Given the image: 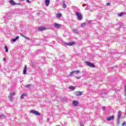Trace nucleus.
<instances>
[{"mask_svg": "<svg viewBox=\"0 0 126 126\" xmlns=\"http://www.w3.org/2000/svg\"><path fill=\"white\" fill-rule=\"evenodd\" d=\"M124 90L125 91V96H126V86L124 87Z\"/></svg>", "mask_w": 126, "mask_h": 126, "instance_id": "obj_22", "label": "nucleus"}, {"mask_svg": "<svg viewBox=\"0 0 126 126\" xmlns=\"http://www.w3.org/2000/svg\"><path fill=\"white\" fill-rule=\"evenodd\" d=\"M28 87H30V85H28Z\"/></svg>", "mask_w": 126, "mask_h": 126, "instance_id": "obj_39", "label": "nucleus"}, {"mask_svg": "<svg viewBox=\"0 0 126 126\" xmlns=\"http://www.w3.org/2000/svg\"><path fill=\"white\" fill-rule=\"evenodd\" d=\"M25 38H26V39H27V40H30V38H29V37H25Z\"/></svg>", "mask_w": 126, "mask_h": 126, "instance_id": "obj_26", "label": "nucleus"}, {"mask_svg": "<svg viewBox=\"0 0 126 126\" xmlns=\"http://www.w3.org/2000/svg\"><path fill=\"white\" fill-rule=\"evenodd\" d=\"M86 63L87 65H88V66H90L91 67H95V65L92 63L87 62H86Z\"/></svg>", "mask_w": 126, "mask_h": 126, "instance_id": "obj_3", "label": "nucleus"}, {"mask_svg": "<svg viewBox=\"0 0 126 126\" xmlns=\"http://www.w3.org/2000/svg\"><path fill=\"white\" fill-rule=\"evenodd\" d=\"M9 2L12 5H16L17 4L13 0H10Z\"/></svg>", "mask_w": 126, "mask_h": 126, "instance_id": "obj_4", "label": "nucleus"}, {"mask_svg": "<svg viewBox=\"0 0 126 126\" xmlns=\"http://www.w3.org/2000/svg\"><path fill=\"white\" fill-rule=\"evenodd\" d=\"M27 2H30V0H27Z\"/></svg>", "mask_w": 126, "mask_h": 126, "instance_id": "obj_35", "label": "nucleus"}, {"mask_svg": "<svg viewBox=\"0 0 126 126\" xmlns=\"http://www.w3.org/2000/svg\"><path fill=\"white\" fill-rule=\"evenodd\" d=\"M1 118H3V115H0V119H1Z\"/></svg>", "mask_w": 126, "mask_h": 126, "instance_id": "obj_30", "label": "nucleus"}, {"mask_svg": "<svg viewBox=\"0 0 126 126\" xmlns=\"http://www.w3.org/2000/svg\"><path fill=\"white\" fill-rule=\"evenodd\" d=\"M3 61H6L5 58H3Z\"/></svg>", "mask_w": 126, "mask_h": 126, "instance_id": "obj_37", "label": "nucleus"}, {"mask_svg": "<svg viewBox=\"0 0 126 126\" xmlns=\"http://www.w3.org/2000/svg\"><path fill=\"white\" fill-rule=\"evenodd\" d=\"M85 25V23H82V25H81V27H84V26Z\"/></svg>", "mask_w": 126, "mask_h": 126, "instance_id": "obj_24", "label": "nucleus"}, {"mask_svg": "<svg viewBox=\"0 0 126 126\" xmlns=\"http://www.w3.org/2000/svg\"><path fill=\"white\" fill-rule=\"evenodd\" d=\"M76 15L78 17L79 20H81L82 19V15L79 12H76Z\"/></svg>", "mask_w": 126, "mask_h": 126, "instance_id": "obj_1", "label": "nucleus"}, {"mask_svg": "<svg viewBox=\"0 0 126 126\" xmlns=\"http://www.w3.org/2000/svg\"><path fill=\"white\" fill-rule=\"evenodd\" d=\"M122 112H121V111H119L118 113V119L119 120H120V119L121 118V116L122 115Z\"/></svg>", "mask_w": 126, "mask_h": 126, "instance_id": "obj_12", "label": "nucleus"}, {"mask_svg": "<svg viewBox=\"0 0 126 126\" xmlns=\"http://www.w3.org/2000/svg\"><path fill=\"white\" fill-rule=\"evenodd\" d=\"M73 73H74V71L71 72L70 73V75H72V74H73Z\"/></svg>", "mask_w": 126, "mask_h": 126, "instance_id": "obj_25", "label": "nucleus"}, {"mask_svg": "<svg viewBox=\"0 0 126 126\" xmlns=\"http://www.w3.org/2000/svg\"><path fill=\"white\" fill-rule=\"evenodd\" d=\"M46 28L44 27H41L38 28V30L40 31H44V30H46Z\"/></svg>", "mask_w": 126, "mask_h": 126, "instance_id": "obj_9", "label": "nucleus"}, {"mask_svg": "<svg viewBox=\"0 0 126 126\" xmlns=\"http://www.w3.org/2000/svg\"><path fill=\"white\" fill-rule=\"evenodd\" d=\"M24 96H26L25 94H22L21 95V99H23V98H24Z\"/></svg>", "mask_w": 126, "mask_h": 126, "instance_id": "obj_18", "label": "nucleus"}, {"mask_svg": "<svg viewBox=\"0 0 126 126\" xmlns=\"http://www.w3.org/2000/svg\"><path fill=\"white\" fill-rule=\"evenodd\" d=\"M72 105H73V106H74L75 107H76V106H77V105H78V101H73Z\"/></svg>", "mask_w": 126, "mask_h": 126, "instance_id": "obj_7", "label": "nucleus"}, {"mask_svg": "<svg viewBox=\"0 0 126 126\" xmlns=\"http://www.w3.org/2000/svg\"><path fill=\"white\" fill-rule=\"evenodd\" d=\"M30 113H32V114H33V115H35L36 116H40V115H41L40 113L35 110H31Z\"/></svg>", "mask_w": 126, "mask_h": 126, "instance_id": "obj_2", "label": "nucleus"}, {"mask_svg": "<svg viewBox=\"0 0 126 126\" xmlns=\"http://www.w3.org/2000/svg\"><path fill=\"white\" fill-rule=\"evenodd\" d=\"M67 46H73L74 42H68L65 43Z\"/></svg>", "mask_w": 126, "mask_h": 126, "instance_id": "obj_13", "label": "nucleus"}, {"mask_svg": "<svg viewBox=\"0 0 126 126\" xmlns=\"http://www.w3.org/2000/svg\"><path fill=\"white\" fill-rule=\"evenodd\" d=\"M69 89H71V90H74V89H75V87H69Z\"/></svg>", "mask_w": 126, "mask_h": 126, "instance_id": "obj_21", "label": "nucleus"}, {"mask_svg": "<svg viewBox=\"0 0 126 126\" xmlns=\"http://www.w3.org/2000/svg\"><path fill=\"white\" fill-rule=\"evenodd\" d=\"M90 6H88L87 9H88L89 8H90Z\"/></svg>", "mask_w": 126, "mask_h": 126, "instance_id": "obj_36", "label": "nucleus"}, {"mask_svg": "<svg viewBox=\"0 0 126 126\" xmlns=\"http://www.w3.org/2000/svg\"><path fill=\"white\" fill-rule=\"evenodd\" d=\"M56 17H57V18H61L62 17V14L59 13L56 14Z\"/></svg>", "mask_w": 126, "mask_h": 126, "instance_id": "obj_16", "label": "nucleus"}, {"mask_svg": "<svg viewBox=\"0 0 126 126\" xmlns=\"http://www.w3.org/2000/svg\"><path fill=\"white\" fill-rule=\"evenodd\" d=\"M63 8H65L66 7V5H65V4L64 3L63 4Z\"/></svg>", "mask_w": 126, "mask_h": 126, "instance_id": "obj_23", "label": "nucleus"}, {"mask_svg": "<svg viewBox=\"0 0 126 126\" xmlns=\"http://www.w3.org/2000/svg\"><path fill=\"white\" fill-rule=\"evenodd\" d=\"M75 94L76 96H80V95H82V92H76Z\"/></svg>", "mask_w": 126, "mask_h": 126, "instance_id": "obj_5", "label": "nucleus"}, {"mask_svg": "<svg viewBox=\"0 0 126 126\" xmlns=\"http://www.w3.org/2000/svg\"><path fill=\"white\" fill-rule=\"evenodd\" d=\"M126 125V123L125 122H124L122 124V126H124Z\"/></svg>", "mask_w": 126, "mask_h": 126, "instance_id": "obj_29", "label": "nucleus"}, {"mask_svg": "<svg viewBox=\"0 0 126 126\" xmlns=\"http://www.w3.org/2000/svg\"><path fill=\"white\" fill-rule=\"evenodd\" d=\"M21 37H23L24 38H25V36H24V35H23V34H21Z\"/></svg>", "mask_w": 126, "mask_h": 126, "instance_id": "obj_27", "label": "nucleus"}, {"mask_svg": "<svg viewBox=\"0 0 126 126\" xmlns=\"http://www.w3.org/2000/svg\"><path fill=\"white\" fill-rule=\"evenodd\" d=\"M105 109H106V107H105V106H103V107H102V109H103V110H105Z\"/></svg>", "mask_w": 126, "mask_h": 126, "instance_id": "obj_28", "label": "nucleus"}, {"mask_svg": "<svg viewBox=\"0 0 126 126\" xmlns=\"http://www.w3.org/2000/svg\"><path fill=\"white\" fill-rule=\"evenodd\" d=\"M114 116H110L107 118V121H111V120H114Z\"/></svg>", "mask_w": 126, "mask_h": 126, "instance_id": "obj_10", "label": "nucleus"}, {"mask_svg": "<svg viewBox=\"0 0 126 126\" xmlns=\"http://www.w3.org/2000/svg\"><path fill=\"white\" fill-rule=\"evenodd\" d=\"M26 70H27V66L25 65L23 69V74H26Z\"/></svg>", "mask_w": 126, "mask_h": 126, "instance_id": "obj_6", "label": "nucleus"}, {"mask_svg": "<svg viewBox=\"0 0 126 126\" xmlns=\"http://www.w3.org/2000/svg\"><path fill=\"white\" fill-rule=\"evenodd\" d=\"M18 39H19V36H17L15 38L12 39V42H16V40H18Z\"/></svg>", "mask_w": 126, "mask_h": 126, "instance_id": "obj_14", "label": "nucleus"}, {"mask_svg": "<svg viewBox=\"0 0 126 126\" xmlns=\"http://www.w3.org/2000/svg\"><path fill=\"white\" fill-rule=\"evenodd\" d=\"M4 49H5V52H6V53H7V52H8V49L7 48V46H4Z\"/></svg>", "mask_w": 126, "mask_h": 126, "instance_id": "obj_19", "label": "nucleus"}, {"mask_svg": "<svg viewBox=\"0 0 126 126\" xmlns=\"http://www.w3.org/2000/svg\"><path fill=\"white\" fill-rule=\"evenodd\" d=\"M125 14H126V13H121L118 14V16H123V15H125Z\"/></svg>", "mask_w": 126, "mask_h": 126, "instance_id": "obj_17", "label": "nucleus"}, {"mask_svg": "<svg viewBox=\"0 0 126 126\" xmlns=\"http://www.w3.org/2000/svg\"><path fill=\"white\" fill-rule=\"evenodd\" d=\"M45 4L47 6H49V4H50V0H45Z\"/></svg>", "mask_w": 126, "mask_h": 126, "instance_id": "obj_15", "label": "nucleus"}, {"mask_svg": "<svg viewBox=\"0 0 126 126\" xmlns=\"http://www.w3.org/2000/svg\"><path fill=\"white\" fill-rule=\"evenodd\" d=\"M14 95H15V93L14 92L10 93V96H9V98L10 100H11V98L12 97V96H14Z\"/></svg>", "mask_w": 126, "mask_h": 126, "instance_id": "obj_11", "label": "nucleus"}, {"mask_svg": "<svg viewBox=\"0 0 126 126\" xmlns=\"http://www.w3.org/2000/svg\"><path fill=\"white\" fill-rule=\"evenodd\" d=\"M77 79H80V77H76Z\"/></svg>", "mask_w": 126, "mask_h": 126, "instance_id": "obj_31", "label": "nucleus"}, {"mask_svg": "<svg viewBox=\"0 0 126 126\" xmlns=\"http://www.w3.org/2000/svg\"><path fill=\"white\" fill-rule=\"evenodd\" d=\"M54 26L55 28H60V27H61V25L56 23H54Z\"/></svg>", "mask_w": 126, "mask_h": 126, "instance_id": "obj_8", "label": "nucleus"}, {"mask_svg": "<svg viewBox=\"0 0 126 126\" xmlns=\"http://www.w3.org/2000/svg\"><path fill=\"white\" fill-rule=\"evenodd\" d=\"M75 33H78V31L75 32Z\"/></svg>", "mask_w": 126, "mask_h": 126, "instance_id": "obj_38", "label": "nucleus"}, {"mask_svg": "<svg viewBox=\"0 0 126 126\" xmlns=\"http://www.w3.org/2000/svg\"><path fill=\"white\" fill-rule=\"evenodd\" d=\"M21 4V3H17V5H20Z\"/></svg>", "mask_w": 126, "mask_h": 126, "instance_id": "obj_33", "label": "nucleus"}, {"mask_svg": "<svg viewBox=\"0 0 126 126\" xmlns=\"http://www.w3.org/2000/svg\"><path fill=\"white\" fill-rule=\"evenodd\" d=\"M106 5H110V3H107Z\"/></svg>", "mask_w": 126, "mask_h": 126, "instance_id": "obj_34", "label": "nucleus"}, {"mask_svg": "<svg viewBox=\"0 0 126 126\" xmlns=\"http://www.w3.org/2000/svg\"><path fill=\"white\" fill-rule=\"evenodd\" d=\"M79 72H80L79 70L74 71V73H76V74H78Z\"/></svg>", "mask_w": 126, "mask_h": 126, "instance_id": "obj_20", "label": "nucleus"}, {"mask_svg": "<svg viewBox=\"0 0 126 126\" xmlns=\"http://www.w3.org/2000/svg\"><path fill=\"white\" fill-rule=\"evenodd\" d=\"M89 24H90L91 23V21H88Z\"/></svg>", "mask_w": 126, "mask_h": 126, "instance_id": "obj_32", "label": "nucleus"}]
</instances>
